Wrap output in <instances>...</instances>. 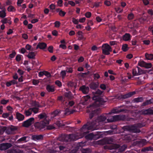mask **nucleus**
Here are the masks:
<instances>
[{
  "label": "nucleus",
  "mask_w": 153,
  "mask_h": 153,
  "mask_svg": "<svg viewBox=\"0 0 153 153\" xmlns=\"http://www.w3.org/2000/svg\"><path fill=\"white\" fill-rule=\"evenodd\" d=\"M106 119V116L102 115L98 117L95 120L92 122H87L80 128V133L71 134L68 135L61 134L58 137V140L61 141L67 142L76 140L81 138L89 132V130H95L96 126L99 124V123L104 121Z\"/></svg>",
  "instance_id": "obj_1"
},
{
  "label": "nucleus",
  "mask_w": 153,
  "mask_h": 153,
  "mask_svg": "<svg viewBox=\"0 0 153 153\" xmlns=\"http://www.w3.org/2000/svg\"><path fill=\"white\" fill-rule=\"evenodd\" d=\"M103 92L99 89L95 92H92L94 95L92 99L94 101L93 103L90 105V107H93L96 105L97 106H100L101 105L103 104L104 102L103 99L99 96Z\"/></svg>",
  "instance_id": "obj_2"
},
{
  "label": "nucleus",
  "mask_w": 153,
  "mask_h": 153,
  "mask_svg": "<svg viewBox=\"0 0 153 153\" xmlns=\"http://www.w3.org/2000/svg\"><path fill=\"white\" fill-rule=\"evenodd\" d=\"M143 126V124L141 123H138L131 126H124L122 127V129L124 131H129L133 133H139L141 132L139 128Z\"/></svg>",
  "instance_id": "obj_3"
},
{
  "label": "nucleus",
  "mask_w": 153,
  "mask_h": 153,
  "mask_svg": "<svg viewBox=\"0 0 153 153\" xmlns=\"http://www.w3.org/2000/svg\"><path fill=\"white\" fill-rule=\"evenodd\" d=\"M49 124V121L47 119H45L40 122L35 123L34 124V126L36 129L42 131L45 130L46 127Z\"/></svg>",
  "instance_id": "obj_4"
},
{
  "label": "nucleus",
  "mask_w": 153,
  "mask_h": 153,
  "mask_svg": "<svg viewBox=\"0 0 153 153\" xmlns=\"http://www.w3.org/2000/svg\"><path fill=\"white\" fill-rule=\"evenodd\" d=\"M99 106H97L96 105L93 107H90V105L88 107L89 112H91L89 114V118L90 119H92L94 115L98 114L100 112V109L98 108Z\"/></svg>",
  "instance_id": "obj_5"
},
{
  "label": "nucleus",
  "mask_w": 153,
  "mask_h": 153,
  "mask_svg": "<svg viewBox=\"0 0 153 153\" xmlns=\"http://www.w3.org/2000/svg\"><path fill=\"white\" fill-rule=\"evenodd\" d=\"M102 53L106 55H108L110 54V52L112 51V48L110 46L107 44H103L102 46Z\"/></svg>",
  "instance_id": "obj_6"
},
{
  "label": "nucleus",
  "mask_w": 153,
  "mask_h": 153,
  "mask_svg": "<svg viewBox=\"0 0 153 153\" xmlns=\"http://www.w3.org/2000/svg\"><path fill=\"white\" fill-rule=\"evenodd\" d=\"M5 128V131L6 133L7 134H10L14 133L17 130L18 128L17 126L11 125L8 128L6 126H3Z\"/></svg>",
  "instance_id": "obj_7"
},
{
  "label": "nucleus",
  "mask_w": 153,
  "mask_h": 153,
  "mask_svg": "<svg viewBox=\"0 0 153 153\" xmlns=\"http://www.w3.org/2000/svg\"><path fill=\"white\" fill-rule=\"evenodd\" d=\"M34 122V118L33 117H31L28 119L23 123L22 126L27 128L31 126Z\"/></svg>",
  "instance_id": "obj_8"
},
{
  "label": "nucleus",
  "mask_w": 153,
  "mask_h": 153,
  "mask_svg": "<svg viewBox=\"0 0 153 153\" xmlns=\"http://www.w3.org/2000/svg\"><path fill=\"white\" fill-rule=\"evenodd\" d=\"M127 148V146L126 145H123L120 146L119 145L117 144H113L112 145V149H119V151L123 152Z\"/></svg>",
  "instance_id": "obj_9"
},
{
  "label": "nucleus",
  "mask_w": 153,
  "mask_h": 153,
  "mask_svg": "<svg viewBox=\"0 0 153 153\" xmlns=\"http://www.w3.org/2000/svg\"><path fill=\"white\" fill-rule=\"evenodd\" d=\"M12 146V144L10 143H2L0 144V150H5Z\"/></svg>",
  "instance_id": "obj_10"
},
{
  "label": "nucleus",
  "mask_w": 153,
  "mask_h": 153,
  "mask_svg": "<svg viewBox=\"0 0 153 153\" xmlns=\"http://www.w3.org/2000/svg\"><path fill=\"white\" fill-rule=\"evenodd\" d=\"M138 65L140 67H144L146 68H151L152 67V64L151 63H147L143 61H139L138 63Z\"/></svg>",
  "instance_id": "obj_11"
},
{
  "label": "nucleus",
  "mask_w": 153,
  "mask_h": 153,
  "mask_svg": "<svg viewBox=\"0 0 153 153\" xmlns=\"http://www.w3.org/2000/svg\"><path fill=\"white\" fill-rule=\"evenodd\" d=\"M89 88L88 87L86 86L85 85H83L79 88V90L85 94H87L89 91Z\"/></svg>",
  "instance_id": "obj_12"
},
{
  "label": "nucleus",
  "mask_w": 153,
  "mask_h": 153,
  "mask_svg": "<svg viewBox=\"0 0 153 153\" xmlns=\"http://www.w3.org/2000/svg\"><path fill=\"white\" fill-rule=\"evenodd\" d=\"M131 37L130 33H126L122 36V39L125 41H129L131 40Z\"/></svg>",
  "instance_id": "obj_13"
},
{
  "label": "nucleus",
  "mask_w": 153,
  "mask_h": 153,
  "mask_svg": "<svg viewBox=\"0 0 153 153\" xmlns=\"http://www.w3.org/2000/svg\"><path fill=\"white\" fill-rule=\"evenodd\" d=\"M44 136L42 134L34 135L32 136V138L33 140L35 141L42 140L43 139Z\"/></svg>",
  "instance_id": "obj_14"
},
{
  "label": "nucleus",
  "mask_w": 153,
  "mask_h": 153,
  "mask_svg": "<svg viewBox=\"0 0 153 153\" xmlns=\"http://www.w3.org/2000/svg\"><path fill=\"white\" fill-rule=\"evenodd\" d=\"M47 47V44L44 42H39L37 45L36 48V50L38 48L41 49H44L46 48Z\"/></svg>",
  "instance_id": "obj_15"
},
{
  "label": "nucleus",
  "mask_w": 153,
  "mask_h": 153,
  "mask_svg": "<svg viewBox=\"0 0 153 153\" xmlns=\"http://www.w3.org/2000/svg\"><path fill=\"white\" fill-rule=\"evenodd\" d=\"M99 85L98 82H92L89 84V87L91 89L95 90L98 88Z\"/></svg>",
  "instance_id": "obj_16"
},
{
  "label": "nucleus",
  "mask_w": 153,
  "mask_h": 153,
  "mask_svg": "<svg viewBox=\"0 0 153 153\" xmlns=\"http://www.w3.org/2000/svg\"><path fill=\"white\" fill-rule=\"evenodd\" d=\"M7 153H23V151L19 149H11L7 151Z\"/></svg>",
  "instance_id": "obj_17"
},
{
  "label": "nucleus",
  "mask_w": 153,
  "mask_h": 153,
  "mask_svg": "<svg viewBox=\"0 0 153 153\" xmlns=\"http://www.w3.org/2000/svg\"><path fill=\"white\" fill-rule=\"evenodd\" d=\"M107 120L108 123L119 121V115H114L110 119H108Z\"/></svg>",
  "instance_id": "obj_18"
},
{
  "label": "nucleus",
  "mask_w": 153,
  "mask_h": 153,
  "mask_svg": "<svg viewBox=\"0 0 153 153\" xmlns=\"http://www.w3.org/2000/svg\"><path fill=\"white\" fill-rule=\"evenodd\" d=\"M16 117L19 121H22L25 118L24 116L19 112H16Z\"/></svg>",
  "instance_id": "obj_19"
},
{
  "label": "nucleus",
  "mask_w": 153,
  "mask_h": 153,
  "mask_svg": "<svg viewBox=\"0 0 153 153\" xmlns=\"http://www.w3.org/2000/svg\"><path fill=\"white\" fill-rule=\"evenodd\" d=\"M61 111L59 109H56L52 112L51 114V119H53L54 117L57 116L60 113Z\"/></svg>",
  "instance_id": "obj_20"
},
{
  "label": "nucleus",
  "mask_w": 153,
  "mask_h": 153,
  "mask_svg": "<svg viewBox=\"0 0 153 153\" xmlns=\"http://www.w3.org/2000/svg\"><path fill=\"white\" fill-rule=\"evenodd\" d=\"M153 104V98H151L149 100H147L143 102L141 105L142 107L145 106L147 105Z\"/></svg>",
  "instance_id": "obj_21"
},
{
  "label": "nucleus",
  "mask_w": 153,
  "mask_h": 153,
  "mask_svg": "<svg viewBox=\"0 0 153 153\" xmlns=\"http://www.w3.org/2000/svg\"><path fill=\"white\" fill-rule=\"evenodd\" d=\"M102 135L101 132L99 131L97 132L96 133H94L93 140H97L102 137Z\"/></svg>",
  "instance_id": "obj_22"
},
{
  "label": "nucleus",
  "mask_w": 153,
  "mask_h": 153,
  "mask_svg": "<svg viewBox=\"0 0 153 153\" xmlns=\"http://www.w3.org/2000/svg\"><path fill=\"white\" fill-rule=\"evenodd\" d=\"M138 145L140 146H143L147 143L146 140L145 139H142L137 142Z\"/></svg>",
  "instance_id": "obj_23"
},
{
  "label": "nucleus",
  "mask_w": 153,
  "mask_h": 153,
  "mask_svg": "<svg viewBox=\"0 0 153 153\" xmlns=\"http://www.w3.org/2000/svg\"><path fill=\"white\" fill-rule=\"evenodd\" d=\"M46 89L49 92H53L55 90L54 86L53 85H48L46 86Z\"/></svg>",
  "instance_id": "obj_24"
},
{
  "label": "nucleus",
  "mask_w": 153,
  "mask_h": 153,
  "mask_svg": "<svg viewBox=\"0 0 153 153\" xmlns=\"http://www.w3.org/2000/svg\"><path fill=\"white\" fill-rule=\"evenodd\" d=\"M36 53L35 52H30L27 55V57L30 59H35L36 56Z\"/></svg>",
  "instance_id": "obj_25"
},
{
  "label": "nucleus",
  "mask_w": 153,
  "mask_h": 153,
  "mask_svg": "<svg viewBox=\"0 0 153 153\" xmlns=\"http://www.w3.org/2000/svg\"><path fill=\"white\" fill-rule=\"evenodd\" d=\"M67 85L69 87H74V89H76L77 87V83L72 81H69Z\"/></svg>",
  "instance_id": "obj_26"
},
{
  "label": "nucleus",
  "mask_w": 153,
  "mask_h": 153,
  "mask_svg": "<svg viewBox=\"0 0 153 153\" xmlns=\"http://www.w3.org/2000/svg\"><path fill=\"white\" fill-rule=\"evenodd\" d=\"M56 11L57 13H59V15L61 16H64L66 14V12L62 11V9L60 8H57L56 9Z\"/></svg>",
  "instance_id": "obj_27"
},
{
  "label": "nucleus",
  "mask_w": 153,
  "mask_h": 153,
  "mask_svg": "<svg viewBox=\"0 0 153 153\" xmlns=\"http://www.w3.org/2000/svg\"><path fill=\"white\" fill-rule=\"evenodd\" d=\"M143 113L145 114H153L152 110L149 108L144 110L143 111Z\"/></svg>",
  "instance_id": "obj_28"
},
{
  "label": "nucleus",
  "mask_w": 153,
  "mask_h": 153,
  "mask_svg": "<svg viewBox=\"0 0 153 153\" xmlns=\"http://www.w3.org/2000/svg\"><path fill=\"white\" fill-rule=\"evenodd\" d=\"M125 110L124 109H120V110L117 109H113L111 111V112L112 113L118 114L120 112L124 111Z\"/></svg>",
  "instance_id": "obj_29"
},
{
  "label": "nucleus",
  "mask_w": 153,
  "mask_h": 153,
  "mask_svg": "<svg viewBox=\"0 0 153 153\" xmlns=\"http://www.w3.org/2000/svg\"><path fill=\"white\" fill-rule=\"evenodd\" d=\"M143 97H138L137 98H135L133 99L134 102H141L143 101Z\"/></svg>",
  "instance_id": "obj_30"
},
{
  "label": "nucleus",
  "mask_w": 153,
  "mask_h": 153,
  "mask_svg": "<svg viewBox=\"0 0 153 153\" xmlns=\"http://www.w3.org/2000/svg\"><path fill=\"white\" fill-rule=\"evenodd\" d=\"M94 133H91L85 136V138L88 140H93Z\"/></svg>",
  "instance_id": "obj_31"
},
{
  "label": "nucleus",
  "mask_w": 153,
  "mask_h": 153,
  "mask_svg": "<svg viewBox=\"0 0 153 153\" xmlns=\"http://www.w3.org/2000/svg\"><path fill=\"white\" fill-rule=\"evenodd\" d=\"M145 56L146 59L147 60H152L153 59V54H149L146 53Z\"/></svg>",
  "instance_id": "obj_32"
},
{
  "label": "nucleus",
  "mask_w": 153,
  "mask_h": 153,
  "mask_svg": "<svg viewBox=\"0 0 153 153\" xmlns=\"http://www.w3.org/2000/svg\"><path fill=\"white\" fill-rule=\"evenodd\" d=\"M31 109L30 108L27 110H25L24 112V114H25L26 116H29L32 114V111Z\"/></svg>",
  "instance_id": "obj_33"
},
{
  "label": "nucleus",
  "mask_w": 153,
  "mask_h": 153,
  "mask_svg": "<svg viewBox=\"0 0 153 153\" xmlns=\"http://www.w3.org/2000/svg\"><path fill=\"white\" fill-rule=\"evenodd\" d=\"M138 68L137 67H135L132 69V74L134 76L138 75Z\"/></svg>",
  "instance_id": "obj_34"
},
{
  "label": "nucleus",
  "mask_w": 153,
  "mask_h": 153,
  "mask_svg": "<svg viewBox=\"0 0 153 153\" xmlns=\"http://www.w3.org/2000/svg\"><path fill=\"white\" fill-rule=\"evenodd\" d=\"M72 94L70 91L68 92H65V97L69 99H71L72 98Z\"/></svg>",
  "instance_id": "obj_35"
},
{
  "label": "nucleus",
  "mask_w": 153,
  "mask_h": 153,
  "mask_svg": "<svg viewBox=\"0 0 153 153\" xmlns=\"http://www.w3.org/2000/svg\"><path fill=\"white\" fill-rule=\"evenodd\" d=\"M38 117L40 119H42L43 118H44L45 119H46V118L47 117L46 114L45 113H42L40 114H39L38 116Z\"/></svg>",
  "instance_id": "obj_36"
},
{
  "label": "nucleus",
  "mask_w": 153,
  "mask_h": 153,
  "mask_svg": "<svg viewBox=\"0 0 153 153\" xmlns=\"http://www.w3.org/2000/svg\"><path fill=\"white\" fill-rule=\"evenodd\" d=\"M120 97L121 99H125L131 97V95L129 93H128L124 95H121Z\"/></svg>",
  "instance_id": "obj_37"
},
{
  "label": "nucleus",
  "mask_w": 153,
  "mask_h": 153,
  "mask_svg": "<svg viewBox=\"0 0 153 153\" xmlns=\"http://www.w3.org/2000/svg\"><path fill=\"white\" fill-rule=\"evenodd\" d=\"M34 105L37 108H42L43 107H45V105L44 104V105H40L38 102L35 101L33 103Z\"/></svg>",
  "instance_id": "obj_38"
},
{
  "label": "nucleus",
  "mask_w": 153,
  "mask_h": 153,
  "mask_svg": "<svg viewBox=\"0 0 153 153\" xmlns=\"http://www.w3.org/2000/svg\"><path fill=\"white\" fill-rule=\"evenodd\" d=\"M128 49V45L127 44H125L122 45V50L124 52L126 51Z\"/></svg>",
  "instance_id": "obj_39"
},
{
  "label": "nucleus",
  "mask_w": 153,
  "mask_h": 153,
  "mask_svg": "<svg viewBox=\"0 0 153 153\" xmlns=\"http://www.w3.org/2000/svg\"><path fill=\"white\" fill-rule=\"evenodd\" d=\"M6 16V13L4 10H3L0 11V17L4 18Z\"/></svg>",
  "instance_id": "obj_40"
},
{
  "label": "nucleus",
  "mask_w": 153,
  "mask_h": 153,
  "mask_svg": "<svg viewBox=\"0 0 153 153\" xmlns=\"http://www.w3.org/2000/svg\"><path fill=\"white\" fill-rule=\"evenodd\" d=\"M65 98L62 96H59L57 98L58 100L61 102L63 104L65 102Z\"/></svg>",
  "instance_id": "obj_41"
},
{
  "label": "nucleus",
  "mask_w": 153,
  "mask_h": 153,
  "mask_svg": "<svg viewBox=\"0 0 153 153\" xmlns=\"http://www.w3.org/2000/svg\"><path fill=\"white\" fill-rule=\"evenodd\" d=\"M119 120L124 121L126 120L127 119V117L124 114L119 115Z\"/></svg>",
  "instance_id": "obj_42"
},
{
  "label": "nucleus",
  "mask_w": 153,
  "mask_h": 153,
  "mask_svg": "<svg viewBox=\"0 0 153 153\" xmlns=\"http://www.w3.org/2000/svg\"><path fill=\"white\" fill-rule=\"evenodd\" d=\"M25 48L27 50H31V51H35L36 49H34L33 48H31L32 47L29 44H27L25 46Z\"/></svg>",
  "instance_id": "obj_43"
},
{
  "label": "nucleus",
  "mask_w": 153,
  "mask_h": 153,
  "mask_svg": "<svg viewBox=\"0 0 153 153\" xmlns=\"http://www.w3.org/2000/svg\"><path fill=\"white\" fill-rule=\"evenodd\" d=\"M7 10L9 12L11 11H15L16 9L15 8L12 6L10 5L7 9Z\"/></svg>",
  "instance_id": "obj_44"
},
{
  "label": "nucleus",
  "mask_w": 153,
  "mask_h": 153,
  "mask_svg": "<svg viewBox=\"0 0 153 153\" xmlns=\"http://www.w3.org/2000/svg\"><path fill=\"white\" fill-rule=\"evenodd\" d=\"M93 75L94 79L95 80L99 79L100 77V75L97 73L94 74Z\"/></svg>",
  "instance_id": "obj_45"
},
{
  "label": "nucleus",
  "mask_w": 153,
  "mask_h": 153,
  "mask_svg": "<svg viewBox=\"0 0 153 153\" xmlns=\"http://www.w3.org/2000/svg\"><path fill=\"white\" fill-rule=\"evenodd\" d=\"M107 143H111L112 142H114V139L112 137H109L107 139Z\"/></svg>",
  "instance_id": "obj_46"
},
{
  "label": "nucleus",
  "mask_w": 153,
  "mask_h": 153,
  "mask_svg": "<svg viewBox=\"0 0 153 153\" xmlns=\"http://www.w3.org/2000/svg\"><path fill=\"white\" fill-rule=\"evenodd\" d=\"M151 147H144L142 149L141 151L143 152H146V151H149L151 150Z\"/></svg>",
  "instance_id": "obj_47"
},
{
  "label": "nucleus",
  "mask_w": 153,
  "mask_h": 153,
  "mask_svg": "<svg viewBox=\"0 0 153 153\" xmlns=\"http://www.w3.org/2000/svg\"><path fill=\"white\" fill-rule=\"evenodd\" d=\"M26 137L24 136L18 139L17 141L18 142H21L23 141H26Z\"/></svg>",
  "instance_id": "obj_48"
},
{
  "label": "nucleus",
  "mask_w": 153,
  "mask_h": 153,
  "mask_svg": "<svg viewBox=\"0 0 153 153\" xmlns=\"http://www.w3.org/2000/svg\"><path fill=\"white\" fill-rule=\"evenodd\" d=\"M32 111H33L34 113H37L38 112L39 108L37 107H34L33 108H30Z\"/></svg>",
  "instance_id": "obj_49"
},
{
  "label": "nucleus",
  "mask_w": 153,
  "mask_h": 153,
  "mask_svg": "<svg viewBox=\"0 0 153 153\" xmlns=\"http://www.w3.org/2000/svg\"><path fill=\"white\" fill-rule=\"evenodd\" d=\"M39 82V81L38 80L33 79L32 80V83L34 85H38Z\"/></svg>",
  "instance_id": "obj_50"
},
{
  "label": "nucleus",
  "mask_w": 153,
  "mask_h": 153,
  "mask_svg": "<svg viewBox=\"0 0 153 153\" xmlns=\"http://www.w3.org/2000/svg\"><path fill=\"white\" fill-rule=\"evenodd\" d=\"M137 68L138 69L137 70V71L138 75L144 73V71H143L140 68L138 67Z\"/></svg>",
  "instance_id": "obj_51"
},
{
  "label": "nucleus",
  "mask_w": 153,
  "mask_h": 153,
  "mask_svg": "<svg viewBox=\"0 0 153 153\" xmlns=\"http://www.w3.org/2000/svg\"><path fill=\"white\" fill-rule=\"evenodd\" d=\"M134 17V15L132 13L129 14L128 16V20H131L133 19Z\"/></svg>",
  "instance_id": "obj_52"
},
{
  "label": "nucleus",
  "mask_w": 153,
  "mask_h": 153,
  "mask_svg": "<svg viewBox=\"0 0 153 153\" xmlns=\"http://www.w3.org/2000/svg\"><path fill=\"white\" fill-rule=\"evenodd\" d=\"M55 84L59 87H60L62 86L61 82L59 80H57L55 82Z\"/></svg>",
  "instance_id": "obj_53"
},
{
  "label": "nucleus",
  "mask_w": 153,
  "mask_h": 153,
  "mask_svg": "<svg viewBox=\"0 0 153 153\" xmlns=\"http://www.w3.org/2000/svg\"><path fill=\"white\" fill-rule=\"evenodd\" d=\"M21 56L22 55L20 54L17 55L16 56V60L17 62H19L21 60Z\"/></svg>",
  "instance_id": "obj_54"
},
{
  "label": "nucleus",
  "mask_w": 153,
  "mask_h": 153,
  "mask_svg": "<svg viewBox=\"0 0 153 153\" xmlns=\"http://www.w3.org/2000/svg\"><path fill=\"white\" fill-rule=\"evenodd\" d=\"M16 54V52L14 51H12V53L9 55V57L11 58H13Z\"/></svg>",
  "instance_id": "obj_55"
},
{
  "label": "nucleus",
  "mask_w": 153,
  "mask_h": 153,
  "mask_svg": "<svg viewBox=\"0 0 153 153\" xmlns=\"http://www.w3.org/2000/svg\"><path fill=\"white\" fill-rule=\"evenodd\" d=\"M55 27H59L60 25V23L59 21H56L54 22Z\"/></svg>",
  "instance_id": "obj_56"
},
{
  "label": "nucleus",
  "mask_w": 153,
  "mask_h": 153,
  "mask_svg": "<svg viewBox=\"0 0 153 153\" xmlns=\"http://www.w3.org/2000/svg\"><path fill=\"white\" fill-rule=\"evenodd\" d=\"M58 126H63L64 125H62L60 121L58 120L55 123Z\"/></svg>",
  "instance_id": "obj_57"
},
{
  "label": "nucleus",
  "mask_w": 153,
  "mask_h": 153,
  "mask_svg": "<svg viewBox=\"0 0 153 153\" xmlns=\"http://www.w3.org/2000/svg\"><path fill=\"white\" fill-rule=\"evenodd\" d=\"M5 128L4 127H2L0 128V135L2 134L5 131Z\"/></svg>",
  "instance_id": "obj_58"
},
{
  "label": "nucleus",
  "mask_w": 153,
  "mask_h": 153,
  "mask_svg": "<svg viewBox=\"0 0 153 153\" xmlns=\"http://www.w3.org/2000/svg\"><path fill=\"white\" fill-rule=\"evenodd\" d=\"M72 21L73 23L76 25H77L79 23V21L78 20V19H76L74 18H72Z\"/></svg>",
  "instance_id": "obj_59"
},
{
  "label": "nucleus",
  "mask_w": 153,
  "mask_h": 153,
  "mask_svg": "<svg viewBox=\"0 0 153 153\" xmlns=\"http://www.w3.org/2000/svg\"><path fill=\"white\" fill-rule=\"evenodd\" d=\"M115 10L118 13H121L123 11V10L121 9L119 7L115 8Z\"/></svg>",
  "instance_id": "obj_60"
},
{
  "label": "nucleus",
  "mask_w": 153,
  "mask_h": 153,
  "mask_svg": "<svg viewBox=\"0 0 153 153\" xmlns=\"http://www.w3.org/2000/svg\"><path fill=\"white\" fill-rule=\"evenodd\" d=\"M84 60V58L82 56H80L78 59V62L80 63L83 62Z\"/></svg>",
  "instance_id": "obj_61"
},
{
  "label": "nucleus",
  "mask_w": 153,
  "mask_h": 153,
  "mask_svg": "<svg viewBox=\"0 0 153 153\" xmlns=\"http://www.w3.org/2000/svg\"><path fill=\"white\" fill-rule=\"evenodd\" d=\"M91 13L90 12H88L85 13V16L87 18H89L91 16Z\"/></svg>",
  "instance_id": "obj_62"
},
{
  "label": "nucleus",
  "mask_w": 153,
  "mask_h": 153,
  "mask_svg": "<svg viewBox=\"0 0 153 153\" xmlns=\"http://www.w3.org/2000/svg\"><path fill=\"white\" fill-rule=\"evenodd\" d=\"M66 71L67 73H71L73 72L72 68H68Z\"/></svg>",
  "instance_id": "obj_63"
},
{
  "label": "nucleus",
  "mask_w": 153,
  "mask_h": 153,
  "mask_svg": "<svg viewBox=\"0 0 153 153\" xmlns=\"http://www.w3.org/2000/svg\"><path fill=\"white\" fill-rule=\"evenodd\" d=\"M55 128V127L53 125H49L47 127V129L48 130H52Z\"/></svg>",
  "instance_id": "obj_64"
}]
</instances>
